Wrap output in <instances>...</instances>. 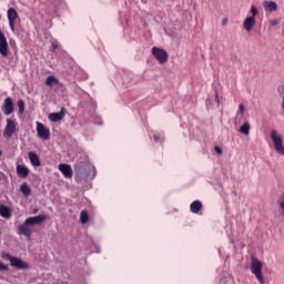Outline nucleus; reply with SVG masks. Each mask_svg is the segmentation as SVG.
<instances>
[{"label":"nucleus","mask_w":284,"mask_h":284,"mask_svg":"<svg viewBox=\"0 0 284 284\" xmlns=\"http://www.w3.org/2000/svg\"><path fill=\"white\" fill-rule=\"evenodd\" d=\"M239 113L242 114H245V105H243V103L239 104Z\"/></svg>","instance_id":"obj_31"},{"label":"nucleus","mask_w":284,"mask_h":284,"mask_svg":"<svg viewBox=\"0 0 284 284\" xmlns=\"http://www.w3.org/2000/svg\"><path fill=\"white\" fill-rule=\"evenodd\" d=\"M64 116H65V108H61V110L59 112L50 113L48 115V119L52 123H59V121H63Z\"/></svg>","instance_id":"obj_10"},{"label":"nucleus","mask_w":284,"mask_h":284,"mask_svg":"<svg viewBox=\"0 0 284 284\" xmlns=\"http://www.w3.org/2000/svg\"><path fill=\"white\" fill-rule=\"evenodd\" d=\"M6 179V173L0 171V181H3Z\"/></svg>","instance_id":"obj_36"},{"label":"nucleus","mask_w":284,"mask_h":284,"mask_svg":"<svg viewBox=\"0 0 284 284\" xmlns=\"http://www.w3.org/2000/svg\"><path fill=\"white\" fill-rule=\"evenodd\" d=\"M152 54L156 59V61H159V63H165L168 61V51L161 48L153 47Z\"/></svg>","instance_id":"obj_4"},{"label":"nucleus","mask_w":284,"mask_h":284,"mask_svg":"<svg viewBox=\"0 0 284 284\" xmlns=\"http://www.w3.org/2000/svg\"><path fill=\"white\" fill-rule=\"evenodd\" d=\"M11 267H16V270H29L30 268V264H28V262L19 258V257H13L11 260Z\"/></svg>","instance_id":"obj_9"},{"label":"nucleus","mask_w":284,"mask_h":284,"mask_svg":"<svg viewBox=\"0 0 284 284\" xmlns=\"http://www.w3.org/2000/svg\"><path fill=\"white\" fill-rule=\"evenodd\" d=\"M202 209L203 203L199 200L193 201L190 205V211L192 212V214H199V212H201Z\"/></svg>","instance_id":"obj_17"},{"label":"nucleus","mask_w":284,"mask_h":284,"mask_svg":"<svg viewBox=\"0 0 284 284\" xmlns=\"http://www.w3.org/2000/svg\"><path fill=\"white\" fill-rule=\"evenodd\" d=\"M1 110L6 116H10V114L14 112V102H12V98L4 99Z\"/></svg>","instance_id":"obj_7"},{"label":"nucleus","mask_w":284,"mask_h":284,"mask_svg":"<svg viewBox=\"0 0 284 284\" xmlns=\"http://www.w3.org/2000/svg\"><path fill=\"white\" fill-rule=\"evenodd\" d=\"M153 141H154L155 143H163V138H162L161 135L154 134V135H153Z\"/></svg>","instance_id":"obj_28"},{"label":"nucleus","mask_w":284,"mask_h":284,"mask_svg":"<svg viewBox=\"0 0 284 284\" xmlns=\"http://www.w3.org/2000/svg\"><path fill=\"white\" fill-rule=\"evenodd\" d=\"M18 110L19 114H23L26 112V102L23 100H18Z\"/></svg>","instance_id":"obj_24"},{"label":"nucleus","mask_w":284,"mask_h":284,"mask_svg":"<svg viewBox=\"0 0 284 284\" xmlns=\"http://www.w3.org/2000/svg\"><path fill=\"white\" fill-rule=\"evenodd\" d=\"M85 170H89L85 179H94V176H97V169L93 165H87Z\"/></svg>","instance_id":"obj_21"},{"label":"nucleus","mask_w":284,"mask_h":284,"mask_svg":"<svg viewBox=\"0 0 284 284\" xmlns=\"http://www.w3.org/2000/svg\"><path fill=\"white\" fill-rule=\"evenodd\" d=\"M8 270H10V267L0 262V272H8Z\"/></svg>","instance_id":"obj_30"},{"label":"nucleus","mask_w":284,"mask_h":284,"mask_svg":"<svg viewBox=\"0 0 284 284\" xmlns=\"http://www.w3.org/2000/svg\"><path fill=\"white\" fill-rule=\"evenodd\" d=\"M277 203L280 210H282V215L284 216V193L280 195Z\"/></svg>","instance_id":"obj_26"},{"label":"nucleus","mask_w":284,"mask_h":284,"mask_svg":"<svg viewBox=\"0 0 284 284\" xmlns=\"http://www.w3.org/2000/svg\"><path fill=\"white\" fill-rule=\"evenodd\" d=\"M0 216L2 219H12V211L4 204H0Z\"/></svg>","instance_id":"obj_18"},{"label":"nucleus","mask_w":284,"mask_h":284,"mask_svg":"<svg viewBox=\"0 0 284 284\" xmlns=\"http://www.w3.org/2000/svg\"><path fill=\"white\" fill-rule=\"evenodd\" d=\"M98 253L101 252L100 250L97 251Z\"/></svg>","instance_id":"obj_42"},{"label":"nucleus","mask_w":284,"mask_h":284,"mask_svg":"<svg viewBox=\"0 0 284 284\" xmlns=\"http://www.w3.org/2000/svg\"><path fill=\"white\" fill-rule=\"evenodd\" d=\"M48 221V215H37L28 217L23 224L18 226V234L20 236H26L27 239H32V231L30 230L29 225H43V222Z\"/></svg>","instance_id":"obj_1"},{"label":"nucleus","mask_w":284,"mask_h":284,"mask_svg":"<svg viewBox=\"0 0 284 284\" xmlns=\"http://www.w3.org/2000/svg\"><path fill=\"white\" fill-rule=\"evenodd\" d=\"M20 192H22L23 196H30V194H32V189H30L28 182H23L20 186Z\"/></svg>","instance_id":"obj_20"},{"label":"nucleus","mask_w":284,"mask_h":284,"mask_svg":"<svg viewBox=\"0 0 284 284\" xmlns=\"http://www.w3.org/2000/svg\"><path fill=\"white\" fill-rule=\"evenodd\" d=\"M90 106H91L92 112H94V110H97V103L91 102Z\"/></svg>","instance_id":"obj_34"},{"label":"nucleus","mask_w":284,"mask_h":284,"mask_svg":"<svg viewBox=\"0 0 284 284\" xmlns=\"http://www.w3.org/2000/svg\"><path fill=\"white\" fill-rule=\"evenodd\" d=\"M39 212V209H33V214H37Z\"/></svg>","instance_id":"obj_39"},{"label":"nucleus","mask_w":284,"mask_h":284,"mask_svg":"<svg viewBox=\"0 0 284 284\" xmlns=\"http://www.w3.org/2000/svg\"><path fill=\"white\" fill-rule=\"evenodd\" d=\"M37 134L42 141H48L50 139V129L45 128L43 123L37 122Z\"/></svg>","instance_id":"obj_6"},{"label":"nucleus","mask_w":284,"mask_h":284,"mask_svg":"<svg viewBox=\"0 0 284 284\" xmlns=\"http://www.w3.org/2000/svg\"><path fill=\"white\" fill-rule=\"evenodd\" d=\"M0 256L4 261H10V264L12 263V258H14V256L10 255L8 252H1Z\"/></svg>","instance_id":"obj_25"},{"label":"nucleus","mask_w":284,"mask_h":284,"mask_svg":"<svg viewBox=\"0 0 284 284\" xmlns=\"http://www.w3.org/2000/svg\"><path fill=\"white\" fill-rule=\"evenodd\" d=\"M215 101L216 103H221V100L219 99V93H215Z\"/></svg>","instance_id":"obj_37"},{"label":"nucleus","mask_w":284,"mask_h":284,"mask_svg":"<svg viewBox=\"0 0 284 284\" xmlns=\"http://www.w3.org/2000/svg\"><path fill=\"white\" fill-rule=\"evenodd\" d=\"M263 6L266 12H276L278 10V6L274 1H264Z\"/></svg>","instance_id":"obj_19"},{"label":"nucleus","mask_w":284,"mask_h":284,"mask_svg":"<svg viewBox=\"0 0 284 284\" xmlns=\"http://www.w3.org/2000/svg\"><path fill=\"white\" fill-rule=\"evenodd\" d=\"M16 170L18 176H20L21 179H28V175L30 174V169H28V166L18 164L16 166Z\"/></svg>","instance_id":"obj_15"},{"label":"nucleus","mask_w":284,"mask_h":284,"mask_svg":"<svg viewBox=\"0 0 284 284\" xmlns=\"http://www.w3.org/2000/svg\"><path fill=\"white\" fill-rule=\"evenodd\" d=\"M226 23H227V19H224V20L222 21V24L225 26Z\"/></svg>","instance_id":"obj_38"},{"label":"nucleus","mask_w":284,"mask_h":284,"mask_svg":"<svg viewBox=\"0 0 284 284\" xmlns=\"http://www.w3.org/2000/svg\"><path fill=\"white\" fill-rule=\"evenodd\" d=\"M250 122H244L243 125L240 128V133L247 136L250 134Z\"/></svg>","instance_id":"obj_22"},{"label":"nucleus","mask_w":284,"mask_h":284,"mask_svg":"<svg viewBox=\"0 0 284 284\" xmlns=\"http://www.w3.org/2000/svg\"><path fill=\"white\" fill-rule=\"evenodd\" d=\"M7 17L9 20L10 30H11V32L14 33V21H17L19 13H17V10L14 8H10L7 11Z\"/></svg>","instance_id":"obj_8"},{"label":"nucleus","mask_w":284,"mask_h":284,"mask_svg":"<svg viewBox=\"0 0 284 284\" xmlns=\"http://www.w3.org/2000/svg\"><path fill=\"white\" fill-rule=\"evenodd\" d=\"M251 14H253V16H251V17H256V14H258V9H256L255 6H252V7H251Z\"/></svg>","instance_id":"obj_29"},{"label":"nucleus","mask_w":284,"mask_h":284,"mask_svg":"<svg viewBox=\"0 0 284 284\" xmlns=\"http://www.w3.org/2000/svg\"><path fill=\"white\" fill-rule=\"evenodd\" d=\"M0 54L1 57H8V40L6 39V34L0 29Z\"/></svg>","instance_id":"obj_11"},{"label":"nucleus","mask_w":284,"mask_h":284,"mask_svg":"<svg viewBox=\"0 0 284 284\" xmlns=\"http://www.w3.org/2000/svg\"><path fill=\"white\" fill-rule=\"evenodd\" d=\"M214 151L216 152V154H223V149H221V146H214Z\"/></svg>","instance_id":"obj_33"},{"label":"nucleus","mask_w":284,"mask_h":284,"mask_svg":"<svg viewBox=\"0 0 284 284\" xmlns=\"http://www.w3.org/2000/svg\"><path fill=\"white\" fill-rule=\"evenodd\" d=\"M17 132V123L14 121L8 119L7 120V125L3 130V136L6 139H12V135Z\"/></svg>","instance_id":"obj_5"},{"label":"nucleus","mask_w":284,"mask_h":284,"mask_svg":"<svg viewBox=\"0 0 284 284\" xmlns=\"http://www.w3.org/2000/svg\"><path fill=\"white\" fill-rule=\"evenodd\" d=\"M102 121H101V118L97 116V120H95V124L97 125H102Z\"/></svg>","instance_id":"obj_35"},{"label":"nucleus","mask_w":284,"mask_h":284,"mask_svg":"<svg viewBox=\"0 0 284 284\" xmlns=\"http://www.w3.org/2000/svg\"><path fill=\"white\" fill-rule=\"evenodd\" d=\"M88 221H90V215H88V211H81L80 222L82 223V225H85V223H88Z\"/></svg>","instance_id":"obj_23"},{"label":"nucleus","mask_w":284,"mask_h":284,"mask_svg":"<svg viewBox=\"0 0 284 284\" xmlns=\"http://www.w3.org/2000/svg\"><path fill=\"white\" fill-rule=\"evenodd\" d=\"M219 254H220V256H221V250H219Z\"/></svg>","instance_id":"obj_40"},{"label":"nucleus","mask_w":284,"mask_h":284,"mask_svg":"<svg viewBox=\"0 0 284 284\" xmlns=\"http://www.w3.org/2000/svg\"><path fill=\"white\" fill-rule=\"evenodd\" d=\"M59 170L65 179H72V166L70 164H60Z\"/></svg>","instance_id":"obj_16"},{"label":"nucleus","mask_w":284,"mask_h":284,"mask_svg":"<svg viewBox=\"0 0 284 284\" xmlns=\"http://www.w3.org/2000/svg\"><path fill=\"white\" fill-rule=\"evenodd\" d=\"M1 154H2V152H1V150H0V156H1Z\"/></svg>","instance_id":"obj_41"},{"label":"nucleus","mask_w":284,"mask_h":284,"mask_svg":"<svg viewBox=\"0 0 284 284\" xmlns=\"http://www.w3.org/2000/svg\"><path fill=\"white\" fill-rule=\"evenodd\" d=\"M44 85H47V88H54L55 85L58 88H63V83H61V81H59L54 75H49L45 79Z\"/></svg>","instance_id":"obj_12"},{"label":"nucleus","mask_w":284,"mask_h":284,"mask_svg":"<svg viewBox=\"0 0 284 284\" xmlns=\"http://www.w3.org/2000/svg\"><path fill=\"white\" fill-rule=\"evenodd\" d=\"M251 272L254 274L255 278L263 283V262L258 261L256 257H252L251 260Z\"/></svg>","instance_id":"obj_3"},{"label":"nucleus","mask_w":284,"mask_h":284,"mask_svg":"<svg viewBox=\"0 0 284 284\" xmlns=\"http://www.w3.org/2000/svg\"><path fill=\"white\" fill-rule=\"evenodd\" d=\"M277 93L284 99V82L277 88Z\"/></svg>","instance_id":"obj_27"},{"label":"nucleus","mask_w":284,"mask_h":284,"mask_svg":"<svg viewBox=\"0 0 284 284\" xmlns=\"http://www.w3.org/2000/svg\"><path fill=\"white\" fill-rule=\"evenodd\" d=\"M28 156H29V161H30L31 165H33V168H40L41 159H39V155L37 153H34V151H30L28 153Z\"/></svg>","instance_id":"obj_14"},{"label":"nucleus","mask_w":284,"mask_h":284,"mask_svg":"<svg viewBox=\"0 0 284 284\" xmlns=\"http://www.w3.org/2000/svg\"><path fill=\"white\" fill-rule=\"evenodd\" d=\"M271 139L273 141L275 152H277L280 156H284L283 135L278 133V131L272 130Z\"/></svg>","instance_id":"obj_2"},{"label":"nucleus","mask_w":284,"mask_h":284,"mask_svg":"<svg viewBox=\"0 0 284 284\" xmlns=\"http://www.w3.org/2000/svg\"><path fill=\"white\" fill-rule=\"evenodd\" d=\"M57 48H59V44L57 43V41H53L51 43V52H54L57 50Z\"/></svg>","instance_id":"obj_32"},{"label":"nucleus","mask_w":284,"mask_h":284,"mask_svg":"<svg viewBox=\"0 0 284 284\" xmlns=\"http://www.w3.org/2000/svg\"><path fill=\"white\" fill-rule=\"evenodd\" d=\"M256 26V18L247 17L243 22V28L246 32H252V28Z\"/></svg>","instance_id":"obj_13"}]
</instances>
